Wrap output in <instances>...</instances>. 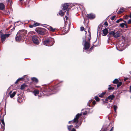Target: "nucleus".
<instances>
[{
	"label": "nucleus",
	"mask_w": 131,
	"mask_h": 131,
	"mask_svg": "<svg viewBox=\"0 0 131 131\" xmlns=\"http://www.w3.org/2000/svg\"><path fill=\"white\" fill-rule=\"evenodd\" d=\"M50 39H47L46 40H45L43 42V44L45 45H46V46H51L52 45H49V43L50 41Z\"/></svg>",
	"instance_id": "nucleus-10"
},
{
	"label": "nucleus",
	"mask_w": 131,
	"mask_h": 131,
	"mask_svg": "<svg viewBox=\"0 0 131 131\" xmlns=\"http://www.w3.org/2000/svg\"><path fill=\"white\" fill-rule=\"evenodd\" d=\"M119 82V81L117 79H115L113 82V83L114 84H117Z\"/></svg>",
	"instance_id": "nucleus-24"
},
{
	"label": "nucleus",
	"mask_w": 131,
	"mask_h": 131,
	"mask_svg": "<svg viewBox=\"0 0 131 131\" xmlns=\"http://www.w3.org/2000/svg\"><path fill=\"white\" fill-rule=\"evenodd\" d=\"M112 36L115 38L119 37L120 36V32L117 30H114L110 31L109 34L107 35V36L109 38Z\"/></svg>",
	"instance_id": "nucleus-2"
},
{
	"label": "nucleus",
	"mask_w": 131,
	"mask_h": 131,
	"mask_svg": "<svg viewBox=\"0 0 131 131\" xmlns=\"http://www.w3.org/2000/svg\"><path fill=\"white\" fill-rule=\"evenodd\" d=\"M83 115H85L86 114V112H83L82 114Z\"/></svg>",
	"instance_id": "nucleus-50"
},
{
	"label": "nucleus",
	"mask_w": 131,
	"mask_h": 131,
	"mask_svg": "<svg viewBox=\"0 0 131 131\" xmlns=\"http://www.w3.org/2000/svg\"><path fill=\"white\" fill-rule=\"evenodd\" d=\"M7 1L8 3H10V5H11L12 4V1H11L10 0H7Z\"/></svg>",
	"instance_id": "nucleus-38"
},
{
	"label": "nucleus",
	"mask_w": 131,
	"mask_h": 131,
	"mask_svg": "<svg viewBox=\"0 0 131 131\" xmlns=\"http://www.w3.org/2000/svg\"><path fill=\"white\" fill-rule=\"evenodd\" d=\"M32 93L35 96H36L37 94H39V91L38 90L35 89L32 92Z\"/></svg>",
	"instance_id": "nucleus-18"
},
{
	"label": "nucleus",
	"mask_w": 131,
	"mask_h": 131,
	"mask_svg": "<svg viewBox=\"0 0 131 131\" xmlns=\"http://www.w3.org/2000/svg\"><path fill=\"white\" fill-rule=\"evenodd\" d=\"M34 25V27H36V26H39V23H35Z\"/></svg>",
	"instance_id": "nucleus-35"
},
{
	"label": "nucleus",
	"mask_w": 131,
	"mask_h": 131,
	"mask_svg": "<svg viewBox=\"0 0 131 131\" xmlns=\"http://www.w3.org/2000/svg\"><path fill=\"white\" fill-rule=\"evenodd\" d=\"M122 84V82H119L118 83V84H117V87H119L121 86Z\"/></svg>",
	"instance_id": "nucleus-31"
},
{
	"label": "nucleus",
	"mask_w": 131,
	"mask_h": 131,
	"mask_svg": "<svg viewBox=\"0 0 131 131\" xmlns=\"http://www.w3.org/2000/svg\"><path fill=\"white\" fill-rule=\"evenodd\" d=\"M34 27V24L33 25H29V27L31 28H32Z\"/></svg>",
	"instance_id": "nucleus-43"
},
{
	"label": "nucleus",
	"mask_w": 131,
	"mask_h": 131,
	"mask_svg": "<svg viewBox=\"0 0 131 131\" xmlns=\"http://www.w3.org/2000/svg\"><path fill=\"white\" fill-rule=\"evenodd\" d=\"M105 24L106 25H107V22H105Z\"/></svg>",
	"instance_id": "nucleus-56"
},
{
	"label": "nucleus",
	"mask_w": 131,
	"mask_h": 131,
	"mask_svg": "<svg viewBox=\"0 0 131 131\" xmlns=\"http://www.w3.org/2000/svg\"><path fill=\"white\" fill-rule=\"evenodd\" d=\"M81 123H78V124L79 126H80L81 125Z\"/></svg>",
	"instance_id": "nucleus-48"
},
{
	"label": "nucleus",
	"mask_w": 131,
	"mask_h": 131,
	"mask_svg": "<svg viewBox=\"0 0 131 131\" xmlns=\"http://www.w3.org/2000/svg\"><path fill=\"white\" fill-rule=\"evenodd\" d=\"M110 104H108L107 106V108H110Z\"/></svg>",
	"instance_id": "nucleus-45"
},
{
	"label": "nucleus",
	"mask_w": 131,
	"mask_h": 131,
	"mask_svg": "<svg viewBox=\"0 0 131 131\" xmlns=\"http://www.w3.org/2000/svg\"><path fill=\"white\" fill-rule=\"evenodd\" d=\"M128 79V78H125L124 79V81H126V80H127Z\"/></svg>",
	"instance_id": "nucleus-51"
},
{
	"label": "nucleus",
	"mask_w": 131,
	"mask_h": 131,
	"mask_svg": "<svg viewBox=\"0 0 131 131\" xmlns=\"http://www.w3.org/2000/svg\"><path fill=\"white\" fill-rule=\"evenodd\" d=\"M128 24H131V19H130L128 22Z\"/></svg>",
	"instance_id": "nucleus-41"
},
{
	"label": "nucleus",
	"mask_w": 131,
	"mask_h": 131,
	"mask_svg": "<svg viewBox=\"0 0 131 131\" xmlns=\"http://www.w3.org/2000/svg\"><path fill=\"white\" fill-rule=\"evenodd\" d=\"M27 33V31L26 30H20L17 33H19L21 36L23 38L24 36L26 35Z\"/></svg>",
	"instance_id": "nucleus-6"
},
{
	"label": "nucleus",
	"mask_w": 131,
	"mask_h": 131,
	"mask_svg": "<svg viewBox=\"0 0 131 131\" xmlns=\"http://www.w3.org/2000/svg\"><path fill=\"white\" fill-rule=\"evenodd\" d=\"M31 79L33 81H34L36 83H37L38 81V80L37 79L33 77Z\"/></svg>",
	"instance_id": "nucleus-22"
},
{
	"label": "nucleus",
	"mask_w": 131,
	"mask_h": 131,
	"mask_svg": "<svg viewBox=\"0 0 131 131\" xmlns=\"http://www.w3.org/2000/svg\"><path fill=\"white\" fill-rule=\"evenodd\" d=\"M108 89L109 90H112L114 89V88L111 87L110 85H109V87L108 88Z\"/></svg>",
	"instance_id": "nucleus-34"
},
{
	"label": "nucleus",
	"mask_w": 131,
	"mask_h": 131,
	"mask_svg": "<svg viewBox=\"0 0 131 131\" xmlns=\"http://www.w3.org/2000/svg\"><path fill=\"white\" fill-rule=\"evenodd\" d=\"M47 28L49 30L51 31L52 32L55 31L56 30V28H53L52 27L49 26H47Z\"/></svg>",
	"instance_id": "nucleus-15"
},
{
	"label": "nucleus",
	"mask_w": 131,
	"mask_h": 131,
	"mask_svg": "<svg viewBox=\"0 0 131 131\" xmlns=\"http://www.w3.org/2000/svg\"><path fill=\"white\" fill-rule=\"evenodd\" d=\"M27 86V85L25 84H23L21 86L20 89L21 90H23Z\"/></svg>",
	"instance_id": "nucleus-21"
},
{
	"label": "nucleus",
	"mask_w": 131,
	"mask_h": 131,
	"mask_svg": "<svg viewBox=\"0 0 131 131\" xmlns=\"http://www.w3.org/2000/svg\"><path fill=\"white\" fill-rule=\"evenodd\" d=\"M84 29V28L83 27H80V30L81 31H83V30Z\"/></svg>",
	"instance_id": "nucleus-40"
},
{
	"label": "nucleus",
	"mask_w": 131,
	"mask_h": 131,
	"mask_svg": "<svg viewBox=\"0 0 131 131\" xmlns=\"http://www.w3.org/2000/svg\"><path fill=\"white\" fill-rule=\"evenodd\" d=\"M117 107L116 105H114V111L115 112H116V110L117 109Z\"/></svg>",
	"instance_id": "nucleus-27"
},
{
	"label": "nucleus",
	"mask_w": 131,
	"mask_h": 131,
	"mask_svg": "<svg viewBox=\"0 0 131 131\" xmlns=\"http://www.w3.org/2000/svg\"><path fill=\"white\" fill-rule=\"evenodd\" d=\"M68 11L67 10V13L68 14Z\"/></svg>",
	"instance_id": "nucleus-62"
},
{
	"label": "nucleus",
	"mask_w": 131,
	"mask_h": 131,
	"mask_svg": "<svg viewBox=\"0 0 131 131\" xmlns=\"http://www.w3.org/2000/svg\"><path fill=\"white\" fill-rule=\"evenodd\" d=\"M129 17L130 18H131V13H130V14Z\"/></svg>",
	"instance_id": "nucleus-60"
},
{
	"label": "nucleus",
	"mask_w": 131,
	"mask_h": 131,
	"mask_svg": "<svg viewBox=\"0 0 131 131\" xmlns=\"http://www.w3.org/2000/svg\"><path fill=\"white\" fill-rule=\"evenodd\" d=\"M123 20V19H122V18H120L119 19L117 20L116 22L117 23H119L120 21H122Z\"/></svg>",
	"instance_id": "nucleus-33"
},
{
	"label": "nucleus",
	"mask_w": 131,
	"mask_h": 131,
	"mask_svg": "<svg viewBox=\"0 0 131 131\" xmlns=\"http://www.w3.org/2000/svg\"><path fill=\"white\" fill-rule=\"evenodd\" d=\"M125 25L126 27V28H127L128 27L127 25L126 24H125Z\"/></svg>",
	"instance_id": "nucleus-55"
},
{
	"label": "nucleus",
	"mask_w": 131,
	"mask_h": 131,
	"mask_svg": "<svg viewBox=\"0 0 131 131\" xmlns=\"http://www.w3.org/2000/svg\"><path fill=\"white\" fill-rule=\"evenodd\" d=\"M36 31L39 34L42 35L45 33V30L44 28H37L35 29Z\"/></svg>",
	"instance_id": "nucleus-5"
},
{
	"label": "nucleus",
	"mask_w": 131,
	"mask_h": 131,
	"mask_svg": "<svg viewBox=\"0 0 131 131\" xmlns=\"http://www.w3.org/2000/svg\"><path fill=\"white\" fill-rule=\"evenodd\" d=\"M71 131H76L74 128H73L72 129V130Z\"/></svg>",
	"instance_id": "nucleus-49"
},
{
	"label": "nucleus",
	"mask_w": 131,
	"mask_h": 131,
	"mask_svg": "<svg viewBox=\"0 0 131 131\" xmlns=\"http://www.w3.org/2000/svg\"><path fill=\"white\" fill-rule=\"evenodd\" d=\"M5 7L3 3H0V9L1 10H3Z\"/></svg>",
	"instance_id": "nucleus-20"
},
{
	"label": "nucleus",
	"mask_w": 131,
	"mask_h": 131,
	"mask_svg": "<svg viewBox=\"0 0 131 131\" xmlns=\"http://www.w3.org/2000/svg\"><path fill=\"white\" fill-rule=\"evenodd\" d=\"M116 48L117 49V50H119V49H118V47H116Z\"/></svg>",
	"instance_id": "nucleus-57"
},
{
	"label": "nucleus",
	"mask_w": 131,
	"mask_h": 131,
	"mask_svg": "<svg viewBox=\"0 0 131 131\" xmlns=\"http://www.w3.org/2000/svg\"><path fill=\"white\" fill-rule=\"evenodd\" d=\"M89 51H90L89 52H88V51H87L86 53H89L91 51V50H89Z\"/></svg>",
	"instance_id": "nucleus-52"
},
{
	"label": "nucleus",
	"mask_w": 131,
	"mask_h": 131,
	"mask_svg": "<svg viewBox=\"0 0 131 131\" xmlns=\"http://www.w3.org/2000/svg\"><path fill=\"white\" fill-rule=\"evenodd\" d=\"M130 92H131V86H130Z\"/></svg>",
	"instance_id": "nucleus-54"
},
{
	"label": "nucleus",
	"mask_w": 131,
	"mask_h": 131,
	"mask_svg": "<svg viewBox=\"0 0 131 131\" xmlns=\"http://www.w3.org/2000/svg\"><path fill=\"white\" fill-rule=\"evenodd\" d=\"M108 99H107V97L106 98V99L104 100V99H102V100L103 101V103L104 104L108 102Z\"/></svg>",
	"instance_id": "nucleus-23"
},
{
	"label": "nucleus",
	"mask_w": 131,
	"mask_h": 131,
	"mask_svg": "<svg viewBox=\"0 0 131 131\" xmlns=\"http://www.w3.org/2000/svg\"><path fill=\"white\" fill-rule=\"evenodd\" d=\"M124 10L123 8H121L120 10L118 12V14H119L122 13L124 11Z\"/></svg>",
	"instance_id": "nucleus-26"
},
{
	"label": "nucleus",
	"mask_w": 131,
	"mask_h": 131,
	"mask_svg": "<svg viewBox=\"0 0 131 131\" xmlns=\"http://www.w3.org/2000/svg\"><path fill=\"white\" fill-rule=\"evenodd\" d=\"M92 103L94 105L96 103V102L95 101H93Z\"/></svg>",
	"instance_id": "nucleus-44"
},
{
	"label": "nucleus",
	"mask_w": 131,
	"mask_h": 131,
	"mask_svg": "<svg viewBox=\"0 0 131 131\" xmlns=\"http://www.w3.org/2000/svg\"><path fill=\"white\" fill-rule=\"evenodd\" d=\"M108 33V30L107 29L105 28L103 30L102 35L103 36H105Z\"/></svg>",
	"instance_id": "nucleus-16"
},
{
	"label": "nucleus",
	"mask_w": 131,
	"mask_h": 131,
	"mask_svg": "<svg viewBox=\"0 0 131 131\" xmlns=\"http://www.w3.org/2000/svg\"><path fill=\"white\" fill-rule=\"evenodd\" d=\"M73 125H70V126H68V129L70 131L71 128L73 127Z\"/></svg>",
	"instance_id": "nucleus-28"
},
{
	"label": "nucleus",
	"mask_w": 131,
	"mask_h": 131,
	"mask_svg": "<svg viewBox=\"0 0 131 131\" xmlns=\"http://www.w3.org/2000/svg\"><path fill=\"white\" fill-rule=\"evenodd\" d=\"M93 48V47H91L90 48V50H91V49H92Z\"/></svg>",
	"instance_id": "nucleus-59"
},
{
	"label": "nucleus",
	"mask_w": 131,
	"mask_h": 131,
	"mask_svg": "<svg viewBox=\"0 0 131 131\" xmlns=\"http://www.w3.org/2000/svg\"><path fill=\"white\" fill-rule=\"evenodd\" d=\"M89 28H88V32L89 34V35L87 36H86V39H88V41H86V40L83 39V42H85L84 45V48L83 49V51L85 50L88 49L90 46V40L91 38V34L90 32Z\"/></svg>",
	"instance_id": "nucleus-1"
},
{
	"label": "nucleus",
	"mask_w": 131,
	"mask_h": 131,
	"mask_svg": "<svg viewBox=\"0 0 131 131\" xmlns=\"http://www.w3.org/2000/svg\"><path fill=\"white\" fill-rule=\"evenodd\" d=\"M9 35V34H1V40L2 42L4 41L6 39V37H8Z\"/></svg>",
	"instance_id": "nucleus-8"
},
{
	"label": "nucleus",
	"mask_w": 131,
	"mask_h": 131,
	"mask_svg": "<svg viewBox=\"0 0 131 131\" xmlns=\"http://www.w3.org/2000/svg\"><path fill=\"white\" fill-rule=\"evenodd\" d=\"M23 78H19L17 80V81H16V82H15V84H16L19 81H20V80L23 79Z\"/></svg>",
	"instance_id": "nucleus-29"
},
{
	"label": "nucleus",
	"mask_w": 131,
	"mask_h": 131,
	"mask_svg": "<svg viewBox=\"0 0 131 131\" xmlns=\"http://www.w3.org/2000/svg\"><path fill=\"white\" fill-rule=\"evenodd\" d=\"M56 86L57 87V86ZM57 91V90L56 89V87H55L53 89V90L49 89L48 90L45 89L44 90V92H51V93H49V94L47 95V96H48L49 95H51L52 94L55 93L56 92H56Z\"/></svg>",
	"instance_id": "nucleus-4"
},
{
	"label": "nucleus",
	"mask_w": 131,
	"mask_h": 131,
	"mask_svg": "<svg viewBox=\"0 0 131 131\" xmlns=\"http://www.w3.org/2000/svg\"><path fill=\"white\" fill-rule=\"evenodd\" d=\"M70 4L68 3L64 4L62 5L63 8L64 10H67V8H68Z\"/></svg>",
	"instance_id": "nucleus-12"
},
{
	"label": "nucleus",
	"mask_w": 131,
	"mask_h": 131,
	"mask_svg": "<svg viewBox=\"0 0 131 131\" xmlns=\"http://www.w3.org/2000/svg\"><path fill=\"white\" fill-rule=\"evenodd\" d=\"M68 18L66 16H65V18L64 19V21L65 22L67 21V20L68 19Z\"/></svg>",
	"instance_id": "nucleus-36"
},
{
	"label": "nucleus",
	"mask_w": 131,
	"mask_h": 131,
	"mask_svg": "<svg viewBox=\"0 0 131 131\" xmlns=\"http://www.w3.org/2000/svg\"><path fill=\"white\" fill-rule=\"evenodd\" d=\"M121 45H119L118 46L119 47V48L120 49L121 48L120 47H121Z\"/></svg>",
	"instance_id": "nucleus-53"
},
{
	"label": "nucleus",
	"mask_w": 131,
	"mask_h": 131,
	"mask_svg": "<svg viewBox=\"0 0 131 131\" xmlns=\"http://www.w3.org/2000/svg\"><path fill=\"white\" fill-rule=\"evenodd\" d=\"M114 97L115 96L113 95L112 94L109 96L107 97V99L109 100H113Z\"/></svg>",
	"instance_id": "nucleus-19"
},
{
	"label": "nucleus",
	"mask_w": 131,
	"mask_h": 131,
	"mask_svg": "<svg viewBox=\"0 0 131 131\" xmlns=\"http://www.w3.org/2000/svg\"><path fill=\"white\" fill-rule=\"evenodd\" d=\"M106 92H104L100 94L99 95V96L100 97H102L103 96L105 95V94Z\"/></svg>",
	"instance_id": "nucleus-25"
},
{
	"label": "nucleus",
	"mask_w": 131,
	"mask_h": 131,
	"mask_svg": "<svg viewBox=\"0 0 131 131\" xmlns=\"http://www.w3.org/2000/svg\"><path fill=\"white\" fill-rule=\"evenodd\" d=\"M110 100V102H112V100Z\"/></svg>",
	"instance_id": "nucleus-61"
},
{
	"label": "nucleus",
	"mask_w": 131,
	"mask_h": 131,
	"mask_svg": "<svg viewBox=\"0 0 131 131\" xmlns=\"http://www.w3.org/2000/svg\"><path fill=\"white\" fill-rule=\"evenodd\" d=\"M124 21V22L125 23H125V24H126V21Z\"/></svg>",
	"instance_id": "nucleus-58"
},
{
	"label": "nucleus",
	"mask_w": 131,
	"mask_h": 131,
	"mask_svg": "<svg viewBox=\"0 0 131 131\" xmlns=\"http://www.w3.org/2000/svg\"><path fill=\"white\" fill-rule=\"evenodd\" d=\"M12 92L10 91L9 93L10 95V96L11 98L13 97L16 94V92H14L12 93Z\"/></svg>",
	"instance_id": "nucleus-17"
},
{
	"label": "nucleus",
	"mask_w": 131,
	"mask_h": 131,
	"mask_svg": "<svg viewBox=\"0 0 131 131\" xmlns=\"http://www.w3.org/2000/svg\"><path fill=\"white\" fill-rule=\"evenodd\" d=\"M125 23H122L120 24V26L122 28H123L124 27V25H125Z\"/></svg>",
	"instance_id": "nucleus-30"
},
{
	"label": "nucleus",
	"mask_w": 131,
	"mask_h": 131,
	"mask_svg": "<svg viewBox=\"0 0 131 131\" xmlns=\"http://www.w3.org/2000/svg\"><path fill=\"white\" fill-rule=\"evenodd\" d=\"M32 39L33 42L35 43L38 44L39 43V41L38 39V37L37 36L34 35L32 36Z\"/></svg>",
	"instance_id": "nucleus-7"
},
{
	"label": "nucleus",
	"mask_w": 131,
	"mask_h": 131,
	"mask_svg": "<svg viewBox=\"0 0 131 131\" xmlns=\"http://www.w3.org/2000/svg\"><path fill=\"white\" fill-rule=\"evenodd\" d=\"M125 18L126 19H127L128 18V16H125Z\"/></svg>",
	"instance_id": "nucleus-47"
},
{
	"label": "nucleus",
	"mask_w": 131,
	"mask_h": 131,
	"mask_svg": "<svg viewBox=\"0 0 131 131\" xmlns=\"http://www.w3.org/2000/svg\"><path fill=\"white\" fill-rule=\"evenodd\" d=\"M0 131H1V129H0Z\"/></svg>",
	"instance_id": "nucleus-64"
},
{
	"label": "nucleus",
	"mask_w": 131,
	"mask_h": 131,
	"mask_svg": "<svg viewBox=\"0 0 131 131\" xmlns=\"http://www.w3.org/2000/svg\"><path fill=\"white\" fill-rule=\"evenodd\" d=\"M114 129V127H112L111 129V130L110 131H113Z\"/></svg>",
	"instance_id": "nucleus-46"
},
{
	"label": "nucleus",
	"mask_w": 131,
	"mask_h": 131,
	"mask_svg": "<svg viewBox=\"0 0 131 131\" xmlns=\"http://www.w3.org/2000/svg\"><path fill=\"white\" fill-rule=\"evenodd\" d=\"M82 113L78 114L76 115L74 119L72 121H69L68 123L69 124H71L74 123H78V119L79 117L82 115Z\"/></svg>",
	"instance_id": "nucleus-3"
},
{
	"label": "nucleus",
	"mask_w": 131,
	"mask_h": 131,
	"mask_svg": "<svg viewBox=\"0 0 131 131\" xmlns=\"http://www.w3.org/2000/svg\"><path fill=\"white\" fill-rule=\"evenodd\" d=\"M116 16H113L111 18V20H114V18Z\"/></svg>",
	"instance_id": "nucleus-42"
},
{
	"label": "nucleus",
	"mask_w": 131,
	"mask_h": 131,
	"mask_svg": "<svg viewBox=\"0 0 131 131\" xmlns=\"http://www.w3.org/2000/svg\"><path fill=\"white\" fill-rule=\"evenodd\" d=\"M76 123V126H75V127L77 128H78L79 127V125H78V123Z\"/></svg>",
	"instance_id": "nucleus-37"
},
{
	"label": "nucleus",
	"mask_w": 131,
	"mask_h": 131,
	"mask_svg": "<svg viewBox=\"0 0 131 131\" xmlns=\"http://www.w3.org/2000/svg\"><path fill=\"white\" fill-rule=\"evenodd\" d=\"M0 123L2 126L3 127L2 129H3V131H4L5 129V128L4 127L5 126V123L4 121V119H0Z\"/></svg>",
	"instance_id": "nucleus-13"
},
{
	"label": "nucleus",
	"mask_w": 131,
	"mask_h": 131,
	"mask_svg": "<svg viewBox=\"0 0 131 131\" xmlns=\"http://www.w3.org/2000/svg\"><path fill=\"white\" fill-rule=\"evenodd\" d=\"M23 38L19 33H17L15 38L16 41H19Z\"/></svg>",
	"instance_id": "nucleus-9"
},
{
	"label": "nucleus",
	"mask_w": 131,
	"mask_h": 131,
	"mask_svg": "<svg viewBox=\"0 0 131 131\" xmlns=\"http://www.w3.org/2000/svg\"><path fill=\"white\" fill-rule=\"evenodd\" d=\"M92 100H90L89 102H88V105L89 106H90V103H91V102H92Z\"/></svg>",
	"instance_id": "nucleus-39"
},
{
	"label": "nucleus",
	"mask_w": 131,
	"mask_h": 131,
	"mask_svg": "<svg viewBox=\"0 0 131 131\" xmlns=\"http://www.w3.org/2000/svg\"><path fill=\"white\" fill-rule=\"evenodd\" d=\"M38 87V86H36V87L37 88Z\"/></svg>",
	"instance_id": "nucleus-63"
},
{
	"label": "nucleus",
	"mask_w": 131,
	"mask_h": 131,
	"mask_svg": "<svg viewBox=\"0 0 131 131\" xmlns=\"http://www.w3.org/2000/svg\"><path fill=\"white\" fill-rule=\"evenodd\" d=\"M95 99L97 101H99V98L97 96H95Z\"/></svg>",
	"instance_id": "nucleus-32"
},
{
	"label": "nucleus",
	"mask_w": 131,
	"mask_h": 131,
	"mask_svg": "<svg viewBox=\"0 0 131 131\" xmlns=\"http://www.w3.org/2000/svg\"><path fill=\"white\" fill-rule=\"evenodd\" d=\"M95 15L92 13H90L88 15V18L91 19H93L95 17Z\"/></svg>",
	"instance_id": "nucleus-11"
},
{
	"label": "nucleus",
	"mask_w": 131,
	"mask_h": 131,
	"mask_svg": "<svg viewBox=\"0 0 131 131\" xmlns=\"http://www.w3.org/2000/svg\"><path fill=\"white\" fill-rule=\"evenodd\" d=\"M66 12V10H64L62 9V10H60L59 13L60 15L62 16L64 15Z\"/></svg>",
	"instance_id": "nucleus-14"
}]
</instances>
